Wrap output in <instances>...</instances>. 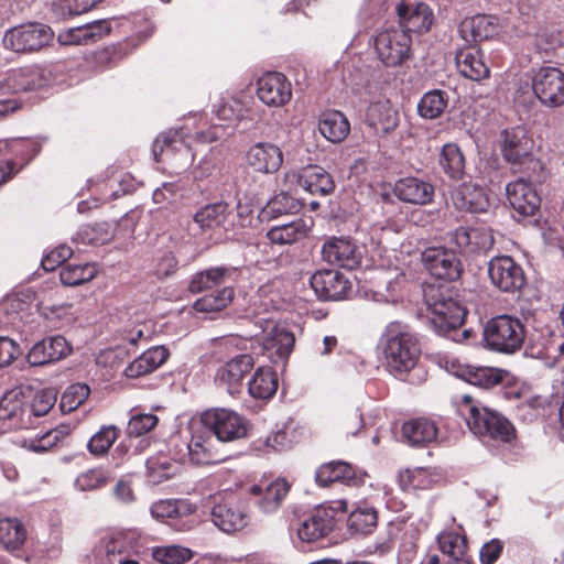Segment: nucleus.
<instances>
[{
    "label": "nucleus",
    "mask_w": 564,
    "mask_h": 564,
    "mask_svg": "<svg viewBox=\"0 0 564 564\" xmlns=\"http://www.w3.org/2000/svg\"><path fill=\"white\" fill-rule=\"evenodd\" d=\"M379 349L391 376L411 384L426 381L427 371L420 364V341L409 325L399 321L390 322L380 336Z\"/></svg>",
    "instance_id": "f257e3e1"
},
{
    "label": "nucleus",
    "mask_w": 564,
    "mask_h": 564,
    "mask_svg": "<svg viewBox=\"0 0 564 564\" xmlns=\"http://www.w3.org/2000/svg\"><path fill=\"white\" fill-rule=\"evenodd\" d=\"M225 134V128L220 124L209 126L207 129L192 131L188 126L180 129H171L161 133L153 142L152 153L156 162L171 161L177 169H185L194 160L189 140L198 143H212Z\"/></svg>",
    "instance_id": "f03ea898"
},
{
    "label": "nucleus",
    "mask_w": 564,
    "mask_h": 564,
    "mask_svg": "<svg viewBox=\"0 0 564 564\" xmlns=\"http://www.w3.org/2000/svg\"><path fill=\"white\" fill-rule=\"evenodd\" d=\"M464 405L460 411L470 432L482 443L498 441L509 443L514 438L513 425L500 413L490 410L481 403H473L469 395L463 397Z\"/></svg>",
    "instance_id": "7ed1b4c3"
},
{
    "label": "nucleus",
    "mask_w": 564,
    "mask_h": 564,
    "mask_svg": "<svg viewBox=\"0 0 564 564\" xmlns=\"http://www.w3.org/2000/svg\"><path fill=\"white\" fill-rule=\"evenodd\" d=\"M171 443L176 448V458L182 463L209 465L225 459L217 448L220 442L203 424L192 426L188 437H173Z\"/></svg>",
    "instance_id": "20e7f679"
},
{
    "label": "nucleus",
    "mask_w": 564,
    "mask_h": 564,
    "mask_svg": "<svg viewBox=\"0 0 564 564\" xmlns=\"http://www.w3.org/2000/svg\"><path fill=\"white\" fill-rule=\"evenodd\" d=\"M525 338L522 322L508 314L491 317L482 328L484 346L491 351L512 355L521 349Z\"/></svg>",
    "instance_id": "39448f33"
},
{
    "label": "nucleus",
    "mask_w": 564,
    "mask_h": 564,
    "mask_svg": "<svg viewBox=\"0 0 564 564\" xmlns=\"http://www.w3.org/2000/svg\"><path fill=\"white\" fill-rule=\"evenodd\" d=\"M500 151L513 172L533 177L543 170L542 162L532 153L531 141L527 138L524 129L520 127L501 132Z\"/></svg>",
    "instance_id": "423d86ee"
},
{
    "label": "nucleus",
    "mask_w": 564,
    "mask_h": 564,
    "mask_svg": "<svg viewBox=\"0 0 564 564\" xmlns=\"http://www.w3.org/2000/svg\"><path fill=\"white\" fill-rule=\"evenodd\" d=\"M424 299L430 326L437 335H449L462 327L466 310L459 301L435 289H427Z\"/></svg>",
    "instance_id": "0eeeda50"
},
{
    "label": "nucleus",
    "mask_w": 564,
    "mask_h": 564,
    "mask_svg": "<svg viewBox=\"0 0 564 564\" xmlns=\"http://www.w3.org/2000/svg\"><path fill=\"white\" fill-rule=\"evenodd\" d=\"M377 58L386 67H398L405 64L412 56V39L403 29L388 26L378 31L372 37Z\"/></svg>",
    "instance_id": "6e6552de"
},
{
    "label": "nucleus",
    "mask_w": 564,
    "mask_h": 564,
    "mask_svg": "<svg viewBox=\"0 0 564 564\" xmlns=\"http://www.w3.org/2000/svg\"><path fill=\"white\" fill-rule=\"evenodd\" d=\"M41 148L40 139L0 140V185L35 158Z\"/></svg>",
    "instance_id": "1a4fd4ad"
},
{
    "label": "nucleus",
    "mask_w": 564,
    "mask_h": 564,
    "mask_svg": "<svg viewBox=\"0 0 564 564\" xmlns=\"http://www.w3.org/2000/svg\"><path fill=\"white\" fill-rule=\"evenodd\" d=\"M52 74L48 69L40 65H28L11 69L0 76V100H10L20 104L15 99L4 98L7 94H17L41 89L50 84Z\"/></svg>",
    "instance_id": "9d476101"
},
{
    "label": "nucleus",
    "mask_w": 564,
    "mask_h": 564,
    "mask_svg": "<svg viewBox=\"0 0 564 564\" xmlns=\"http://www.w3.org/2000/svg\"><path fill=\"white\" fill-rule=\"evenodd\" d=\"M54 33L48 25L29 22L9 29L2 39L3 46L15 53H33L48 45Z\"/></svg>",
    "instance_id": "9b49d317"
},
{
    "label": "nucleus",
    "mask_w": 564,
    "mask_h": 564,
    "mask_svg": "<svg viewBox=\"0 0 564 564\" xmlns=\"http://www.w3.org/2000/svg\"><path fill=\"white\" fill-rule=\"evenodd\" d=\"M200 422L220 443L243 438L248 433L247 420L225 408L206 410L200 416Z\"/></svg>",
    "instance_id": "f8f14e48"
},
{
    "label": "nucleus",
    "mask_w": 564,
    "mask_h": 564,
    "mask_svg": "<svg viewBox=\"0 0 564 564\" xmlns=\"http://www.w3.org/2000/svg\"><path fill=\"white\" fill-rule=\"evenodd\" d=\"M532 90L545 107L557 108L564 105V73L553 66H543L533 72Z\"/></svg>",
    "instance_id": "ddd939ff"
},
{
    "label": "nucleus",
    "mask_w": 564,
    "mask_h": 564,
    "mask_svg": "<svg viewBox=\"0 0 564 564\" xmlns=\"http://www.w3.org/2000/svg\"><path fill=\"white\" fill-rule=\"evenodd\" d=\"M425 270L435 279L456 281L463 273L457 253L445 247H429L421 254Z\"/></svg>",
    "instance_id": "4468645a"
},
{
    "label": "nucleus",
    "mask_w": 564,
    "mask_h": 564,
    "mask_svg": "<svg viewBox=\"0 0 564 564\" xmlns=\"http://www.w3.org/2000/svg\"><path fill=\"white\" fill-rule=\"evenodd\" d=\"M491 283L501 292L514 293L525 284L522 267L509 256H497L488 262Z\"/></svg>",
    "instance_id": "2eb2a0df"
},
{
    "label": "nucleus",
    "mask_w": 564,
    "mask_h": 564,
    "mask_svg": "<svg viewBox=\"0 0 564 564\" xmlns=\"http://www.w3.org/2000/svg\"><path fill=\"white\" fill-rule=\"evenodd\" d=\"M257 96L268 107H283L292 99V84L282 73H264L257 80Z\"/></svg>",
    "instance_id": "dca6fc26"
},
{
    "label": "nucleus",
    "mask_w": 564,
    "mask_h": 564,
    "mask_svg": "<svg viewBox=\"0 0 564 564\" xmlns=\"http://www.w3.org/2000/svg\"><path fill=\"white\" fill-rule=\"evenodd\" d=\"M335 527L334 509L321 506L297 524L296 533L301 542L315 543L326 538Z\"/></svg>",
    "instance_id": "f3484780"
},
{
    "label": "nucleus",
    "mask_w": 564,
    "mask_h": 564,
    "mask_svg": "<svg viewBox=\"0 0 564 564\" xmlns=\"http://www.w3.org/2000/svg\"><path fill=\"white\" fill-rule=\"evenodd\" d=\"M449 242L463 254H481L492 248L495 239L489 228L462 226L449 234Z\"/></svg>",
    "instance_id": "a211bd4d"
},
{
    "label": "nucleus",
    "mask_w": 564,
    "mask_h": 564,
    "mask_svg": "<svg viewBox=\"0 0 564 564\" xmlns=\"http://www.w3.org/2000/svg\"><path fill=\"white\" fill-rule=\"evenodd\" d=\"M532 349L538 358L545 359L551 367L564 368V339L560 332L545 326L531 336Z\"/></svg>",
    "instance_id": "6ab92c4d"
},
{
    "label": "nucleus",
    "mask_w": 564,
    "mask_h": 564,
    "mask_svg": "<svg viewBox=\"0 0 564 564\" xmlns=\"http://www.w3.org/2000/svg\"><path fill=\"white\" fill-rule=\"evenodd\" d=\"M503 29L496 15L478 14L464 19L458 25V34L465 45L471 46L484 40L497 36Z\"/></svg>",
    "instance_id": "aec40b11"
},
{
    "label": "nucleus",
    "mask_w": 564,
    "mask_h": 564,
    "mask_svg": "<svg viewBox=\"0 0 564 564\" xmlns=\"http://www.w3.org/2000/svg\"><path fill=\"white\" fill-rule=\"evenodd\" d=\"M210 520L224 533L232 534L247 527L249 516L241 502L231 500L216 503L210 510Z\"/></svg>",
    "instance_id": "412c9836"
},
{
    "label": "nucleus",
    "mask_w": 564,
    "mask_h": 564,
    "mask_svg": "<svg viewBox=\"0 0 564 564\" xmlns=\"http://www.w3.org/2000/svg\"><path fill=\"white\" fill-rule=\"evenodd\" d=\"M310 284L316 296L323 301H338L347 296L349 281L345 275L335 270H322L315 272Z\"/></svg>",
    "instance_id": "4be33fe9"
},
{
    "label": "nucleus",
    "mask_w": 564,
    "mask_h": 564,
    "mask_svg": "<svg viewBox=\"0 0 564 564\" xmlns=\"http://www.w3.org/2000/svg\"><path fill=\"white\" fill-rule=\"evenodd\" d=\"M294 343V335L286 327L274 325L263 336L259 345V352L267 355L273 364L284 362L292 352Z\"/></svg>",
    "instance_id": "5701e85b"
},
{
    "label": "nucleus",
    "mask_w": 564,
    "mask_h": 564,
    "mask_svg": "<svg viewBox=\"0 0 564 564\" xmlns=\"http://www.w3.org/2000/svg\"><path fill=\"white\" fill-rule=\"evenodd\" d=\"M70 351L72 346L66 338L55 335L34 344L29 350L26 359L30 366H44L64 359Z\"/></svg>",
    "instance_id": "b1692460"
},
{
    "label": "nucleus",
    "mask_w": 564,
    "mask_h": 564,
    "mask_svg": "<svg viewBox=\"0 0 564 564\" xmlns=\"http://www.w3.org/2000/svg\"><path fill=\"white\" fill-rule=\"evenodd\" d=\"M393 194L403 203L423 206L433 202L435 187L424 178L406 176L394 183Z\"/></svg>",
    "instance_id": "393cba45"
},
{
    "label": "nucleus",
    "mask_w": 564,
    "mask_h": 564,
    "mask_svg": "<svg viewBox=\"0 0 564 564\" xmlns=\"http://www.w3.org/2000/svg\"><path fill=\"white\" fill-rule=\"evenodd\" d=\"M246 163L256 172L272 174L280 170L283 163V153L276 144L258 142L246 152Z\"/></svg>",
    "instance_id": "a878e982"
},
{
    "label": "nucleus",
    "mask_w": 564,
    "mask_h": 564,
    "mask_svg": "<svg viewBox=\"0 0 564 564\" xmlns=\"http://www.w3.org/2000/svg\"><path fill=\"white\" fill-rule=\"evenodd\" d=\"M323 259L340 268L352 270L361 261L360 249L350 240L345 238H332L322 248Z\"/></svg>",
    "instance_id": "bb28decb"
},
{
    "label": "nucleus",
    "mask_w": 564,
    "mask_h": 564,
    "mask_svg": "<svg viewBox=\"0 0 564 564\" xmlns=\"http://www.w3.org/2000/svg\"><path fill=\"white\" fill-rule=\"evenodd\" d=\"M510 206L521 216H531L540 206V197L532 185L523 177L506 185Z\"/></svg>",
    "instance_id": "cd10ccee"
},
{
    "label": "nucleus",
    "mask_w": 564,
    "mask_h": 564,
    "mask_svg": "<svg viewBox=\"0 0 564 564\" xmlns=\"http://www.w3.org/2000/svg\"><path fill=\"white\" fill-rule=\"evenodd\" d=\"M239 276V270L235 267H216L193 275L188 290L192 293H199L212 289H221L225 285H232Z\"/></svg>",
    "instance_id": "c85d7f7f"
},
{
    "label": "nucleus",
    "mask_w": 564,
    "mask_h": 564,
    "mask_svg": "<svg viewBox=\"0 0 564 564\" xmlns=\"http://www.w3.org/2000/svg\"><path fill=\"white\" fill-rule=\"evenodd\" d=\"M395 12L399 17L398 28L406 31L409 35L426 32L433 22V12L425 3L408 6L400 2L395 6Z\"/></svg>",
    "instance_id": "c756f323"
},
{
    "label": "nucleus",
    "mask_w": 564,
    "mask_h": 564,
    "mask_svg": "<svg viewBox=\"0 0 564 564\" xmlns=\"http://www.w3.org/2000/svg\"><path fill=\"white\" fill-rule=\"evenodd\" d=\"M448 370L453 371L454 375L464 379L466 382L482 389H490L500 384L505 377L508 376L507 371L499 368L463 367L460 365H456L454 361L452 362V368Z\"/></svg>",
    "instance_id": "7c9ffc66"
},
{
    "label": "nucleus",
    "mask_w": 564,
    "mask_h": 564,
    "mask_svg": "<svg viewBox=\"0 0 564 564\" xmlns=\"http://www.w3.org/2000/svg\"><path fill=\"white\" fill-rule=\"evenodd\" d=\"M289 484L284 479H275L270 484L252 485L250 494L257 497L256 505L265 514L275 512L289 492Z\"/></svg>",
    "instance_id": "2f4dec72"
},
{
    "label": "nucleus",
    "mask_w": 564,
    "mask_h": 564,
    "mask_svg": "<svg viewBox=\"0 0 564 564\" xmlns=\"http://www.w3.org/2000/svg\"><path fill=\"white\" fill-rule=\"evenodd\" d=\"M105 564H139L140 553L130 542L127 535L121 533L102 540Z\"/></svg>",
    "instance_id": "473e14b6"
},
{
    "label": "nucleus",
    "mask_w": 564,
    "mask_h": 564,
    "mask_svg": "<svg viewBox=\"0 0 564 564\" xmlns=\"http://www.w3.org/2000/svg\"><path fill=\"white\" fill-rule=\"evenodd\" d=\"M367 122L379 137H386L399 124V113L390 100H378L368 107Z\"/></svg>",
    "instance_id": "72a5a7b5"
},
{
    "label": "nucleus",
    "mask_w": 564,
    "mask_h": 564,
    "mask_svg": "<svg viewBox=\"0 0 564 564\" xmlns=\"http://www.w3.org/2000/svg\"><path fill=\"white\" fill-rule=\"evenodd\" d=\"M455 206L473 214L485 213L489 207V198L481 186L464 182L453 194Z\"/></svg>",
    "instance_id": "f704fd0d"
},
{
    "label": "nucleus",
    "mask_w": 564,
    "mask_h": 564,
    "mask_svg": "<svg viewBox=\"0 0 564 564\" xmlns=\"http://www.w3.org/2000/svg\"><path fill=\"white\" fill-rule=\"evenodd\" d=\"M253 366L254 359L252 355L238 354L217 370L216 380L228 386V391L232 393L234 389Z\"/></svg>",
    "instance_id": "c9c22d12"
},
{
    "label": "nucleus",
    "mask_w": 564,
    "mask_h": 564,
    "mask_svg": "<svg viewBox=\"0 0 564 564\" xmlns=\"http://www.w3.org/2000/svg\"><path fill=\"white\" fill-rule=\"evenodd\" d=\"M297 183L300 187L313 195L326 196L335 189L333 176L317 165L304 167L299 174Z\"/></svg>",
    "instance_id": "e433bc0d"
},
{
    "label": "nucleus",
    "mask_w": 564,
    "mask_h": 564,
    "mask_svg": "<svg viewBox=\"0 0 564 564\" xmlns=\"http://www.w3.org/2000/svg\"><path fill=\"white\" fill-rule=\"evenodd\" d=\"M170 352L164 346H153L142 352L124 368V376L139 378L153 372L161 367L169 358Z\"/></svg>",
    "instance_id": "4c0bfd02"
},
{
    "label": "nucleus",
    "mask_w": 564,
    "mask_h": 564,
    "mask_svg": "<svg viewBox=\"0 0 564 564\" xmlns=\"http://www.w3.org/2000/svg\"><path fill=\"white\" fill-rule=\"evenodd\" d=\"M455 58L457 68L464 77L475 82L489 77L490 69L485 64L479 50L473 47L460 48L456 52Z\"/></svg>",
    "instance_id": "58836bf2"
},
{
    "label": "nucleus",
    "mask_w": 564,
    "mask_h": 564,
    "mask_svg": "<svg viewBox=\"0 0 564 564\" xmlns=\"http://www.w3.org/2000/svg\"><path fill=\"white\" fill-rule=\"evenodd\" d=\"M215 112L219 120L227 122L238 120L257 121L260 119V110L250 107L248 101L237 96L223 98Z\"/></svg>",
    "instance_id": "ea45409f"
},
{
    "label": "nucleus",
    "mask_w": 564,
    "mask_h": 564,
    "mask_svg": "<svg viewBox=\"0 0 564 564\" xmlns=\"http://www.w3.org/2000/svg\"><path fill=\"white\" fill-rule=\"evenodd\" d=\"M229 205L225 202L207 204L199 208L193 216V220L202 230L224 228L229 230Z\"/></svg>",
    "instance_id": "a19ab883"
},
{
    "label": "nucleus",
    "mask_w": 564,
    "mask_h": 564,
    "mask_svg": "<svg viewBox=\"0 0 564 564\" xmlns=\"http://www.w3.org/2000/svg\"><path fill=\"white\" fill-rule=\"evenodd\" d=\"M174 457L164 453H158L156 455L147 459V477L151 484H160L178 471V463H182L176 458V448L172 445Z\"/></svg>",
    "instance_id": "79ce46f5"
},
{
    "label": "nucleus",
    "mask_w": 564,
    "mask_h": 564,
    "mask_svg": "<svg viewBox=\"0 0 564 564\" xmlns=\"http://www.w3.org/2000/svg\"><path fill=\"white\" fill-rule=\"evenodd\" d=\"M318 130L326 140L339 143L349 134L350 123L343 112L328 110L322 113Z\"/></svg>",
    "instance_id": "37998d69"
},
{
    "label": "nucleus",
    "mask_w": 564,
    "mask_h": 564,
    "mask_svg": "<svg viewBox=\"0 0 564 564\" xmlns=\"http://www.w3.org/2000/svg\"><path fill=\"white\" fill-rule=\"evenodd\" d=\"M308 227L302 218H295L290 223L271 227L265 237L272 245L286 246L292 245L307 235Z\"/></svg>",
    "instance_id": "c03bdc74"
},
{
    "label": "nucleus",
    "mask_w": 564,
    "mask_h": 564,
    "mask_svg": "<svg viewBox=\"0 0 564 564\" xmlns=\"http://www.w3.org/2000/svg\"><path fill=\"white\" fill-rule=\"evenodd\" d=\"M437 436V427L431 420L419 417L404 422L402 438L409 445L419 446L433 442Z\"/></svg>",
    "instance_id": "a18cd8bd"
},
{
    "label": "nucleus",
    "mask_w": 564,
    "mask_h": 564,
    "mask_svg": "<svg viewBox=\"0 0 564 564\" xmlns=\"http://www.w3.org/2000/svg\"><path fill=\"white\" fill-rule=\"evenodd\" d=\"M24 412V398L20 391H9L0 399V421L7 422L9 429L26 426L23 421Z\"/></svg>",
    "instance_id": "49530a36"
},
{
    "label": "nucleus",
    "mask_w": 564,
    "mask_h": 564,
    "mask_svg": "<svg viewBox=\"0 0 564 564\" xmlns=\"http://www.w3.org/2000/svg\"><path fill=\"white\" fill-rule=\"evenodd\" d=\"M276 390L278 377L270 367H259L248 381V392L254 399L269 400Z\"/></svg>",
    "instance_id": "de8ad7c7"
},
{
    "label": "nucleus",
    "mask_w": 564,
    "mask_h": 564,
    "mask_svg": "<svg viewBox=\"0 0 564 564\" xmlns=\"http://www.w3.org/2000/svg\"><path fill=\"white\" fill-rule=\"evenodd\" d=\"M438 164L443 172L453 181H460L465 176V158L462 150L455 143L443 145Z\"/></svg>",
    "instance_id": "09e8293b"
},
{
    "label": "nucleus",
    "mask_w": 564,
    "mask_h": 564,
    "mask_svg": "<svg viewBox=\"0 0 564 564\" xmlns=\"http://www.w3.org/2000/svg\"><path fill=\"white\" fill-rule=\"evenodd\" d=\"M25 525L17 518L0 519V543L9 551H19L25 543Z\"/></svg>",
    "instance_id": "8fccbe9b"
},
{
    "label": "nucleus",
    "mask_w": 564,
    "mask_h": 564,
    "mask_svg": "<svg viewBox=\"0 0 564 564\" xmlns=\"http://www.w3.org/2000/svg\"><path fill=\"white\" fill-rule=\"evenodd\" d=\"M299 210V203L288 193L281 192L272 197L260 210L261 221H270L282 215L293 214Z\"/></svg>",
    "instance_id": "3c124183"
},
{
    "label": "nucleus",
    "mask_w": 564,
    "mask_h": 564,
    "mask_svg": "<svg viewBox=\"0 0 564 564\" xmlns=\"http://www.w3.org/2000/svg\"><path fill=\"white\" fill-rule=\"evenodd\" d=\"M185 187L181 182H165L154 189L152 199L160 208L176 210L184 197Z\"/></svg>",
    "instance_id": "603ef678"
},
{
    "label": "nucleus",
    "mask_w": 564,
    "mask_h": 564,
    "mask_svg": "<svg viewBox=\"0 0 564 564\" xmlns=\"http://www.w3.org/2000/svg\"><path fill=\"white\" fill-rule=\"evenodd\" d=\"M372 74L369 66L357 57L345 64L343 72V80L346 86L350 87L355 93H359L371 80Z\"/></svg>",
    "instance_id": "864d4df0"
},
{
    "label": "nucleus",
    "mask_w": 564,
    "mask_h": 564,
    "mask_svg": "<svg viewBox=\"0 0 564 564\" xmlns=\"http://www.w3.org/2000/svg\"><path fill=\"white\" fill-rule=\"evenodd\" d=\"M112 237L113 231L110 224L96 223L80 226L72 239L74 242L82 245H104L110 241Z\"/></svg>",
    "instance_id": "5fc2aeb1"
},
{
    "label": "nucleus",
    "mask_w": 564,
    "mask_h": 564,
    "mask_svg": "<svg viewBox=\"0 0 564 564\" xmlns=\"http://www.w3.org/2000/svg\"><path fill=\"white\" fill-rule=\"evenodd\" d=\"M234 299L232 285L224 288L206 294L194 302V310L202 313H214L223 311Z\"/></svg>",
    "instance_id": "6e6d98bb"
},
{
    "label": "nucleus",
    "mask_w": 564,
    "mask_h": 564,
    "mask_svg": "<svg viewBox=\"0 0 564 564\" xmlns=\"http://www.w3.org/2000/svg\"><path fill=\"white\" fill-rule=\"evenodd\" d=\"M448 96L445 91L434 89L425 93L417 104V111L422 118H438L447 107Z\"/></svg>",
    "instance_id": "4d7b16f0"
},
{
    "label": "nucleus",
    "mask_w": 564,
    "mask_h": 564,
    "mask_svg": "<svg viewBox=\"0 0 564 564\" xmlns=\"http://www.w3.org/2000/svg\"><path fill=\"white\" fill-rule=\"evenodd\" d=\"M398 481L403 491L425 490L431 488L434 477L429 469L416 467L401 471Z\"/></svg>",
    "instance_id": "13d9d810"
},
{
    "label": "nucleus",
    "mask_w": 564,
    "mask_h": 564,
    "mask_svg": "<svg viewBox=\"0 0 564 564\" xmlns=\"http://www.w3.org/2000/svg\"><path fill=\"white\" fill-rule=\"evenodd\" d=\"M377 510L369 506L356 508L348 518V527L356 534H370L377 527Z\"/></svg>",
    "instance_id": "bf43d9fd"
},
{
    "label": "nucleus",
    "mask_w": 564,
    "mask_h": 564,
    "mask_svg": "<svg viewBox=\"0 0 564 564\" xmlns=\"http://www.w3.org/2000/svg\"><path fill=\"white\" fill-rule=\"evenodd\" d=\"M435 547L446 560L465 557V539L456 532H442L436 538Z\"/></svg>",
    "instance_id": "052dcab7"
},
{
    "label": "nucleus",
    "mask_w": 564,
    "mask_h": 564,
    "mask_svg": "<svg viewBox=\"0 0 564 564\" xmlns=\"http://www.w3.org/2000/svg\"><path fill=\"white\" fill-rule=\"evenodd\" d=\"M97 272L93 263L66 264L59 271V279L64 285L75 286L91 281Z\"/></svg>",
    "instance_id": "680f3d73"
},
{
    "label": "nucleus",
    "mask_w": 564,
    "mask_h": 564,
    "mask_svg": "<svg viewBox=\"0 0 564 564\" xmlns=\"http://www.w3.org/2000/svg\"><path fill=\"white\" fill-rule=\"evenodd\" d=\"M101 0H54L52 11L56 19H67L91 10Z\"/></svg>",
    "instance_id": "e2e57ef3"
},
{
    "label": "nucleus",
    "mask_w": 564,
    "mask_h": 564,
    "mask_svg": "<svg viewBox=\"0 0 564 564\" xmlns=\"http://www.w3.org/2000/svg\"><path fill=\"white\" fill-rule=\"evenodd\" d=\"M152 555L162 564H183L193 557V552L181 545H165L154 547Z\"/></svg>",
    "instance_id": "0e129e2a"
},
{
    "label": "nucleus",
    "mask_w": 564,
    "mask_h": 564,
    "mask_svg": "<svg viewBox=\"0 0 564 564\" xmlns=\"http://www.w3.org/2000/svg\"><path fill=\"white\" fill-rule=\"evenodd\" d=\"M65 427L52 429L43 434L25 440L23 446L32 452L42 453L55 446L66 435Z\"/></svg>",
    "instance_id": "69168bd1"
},
{
    "label": "nucleus",
    "mask_w": 564,
    "mask_h": 564,
    "mask_svg": "<svg viewBox=\"0 0 564 564\" xmlns=\"http://www.w3.org/2000/svg\"><path fill=\"white\" fill-rule=\"evenodd\" d=\"M159 423L156 415L152 413H142L138 409L131 411V416L127 425L128 436H141L151 432Z\"/></svg>",
    "instance_id": "338daca9"
},
{
    "label": "nucleus",
    "mask_w": 564,
    "mask_h": 564,
    "mask_svg": "<svg viewBox=\"0 0 564 564\" xmlns=\"http://www.w3.org/2000/svg\"><path fill=\"white\" fill-rule=\"evenodd\" d=\"M90 389L85 383H75L69 386L62 394L59 409L64 413H69L82 405L89 397Z\"/></svg>",
    "instance_id": "774afa93"
}]
</instances>
